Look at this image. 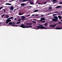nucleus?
<instances>
[{
  "label": "nucleus",
  "instance_id": "46",
  "mask_svg": "<svg viewBox=\"0 0 62 62\" xmlns=\"http://www.w3.org/2000/svg\"><path fill=\"white\" fill-rule=\"evenodd\" d=\"M41 20H39V22H41Z\"/></svg>",
  "mask_w": 62,
  "mask_h": 62
},
{
  "label": "nucleus",
  "instance_id": "20",
  "mask_svg": "<svg viewBox=\"0 0 62 62\" xmlns=\"http://www.w3.org/2000/svg\"><path fill=\"white\" fill-rule=\"evenodd\" d=\"M9 16H6V18H9Z\"/></svg>",
  "mask_w": 62,
  "mask_h": 62
},
{
  "label": "nucleus",
  "instance_id": "38",
  "mask_svg": "<svg viewBox=\"0 0 62 62\" xmlns=\"http://www.w3.org/2000/svg\"><path fill=\"white\" fill-rule=\"evenodd\" d=\"M15 20H17V18H15Z\"/></svg>",
  "mask_w": 62,
  "mask_h": 62
},
{
  "label": "nucleus",
  "instance_id": "21",
  "mask_svg": "<svg viewBox=\"0 0 62 62\" xmlns=\"http://www.w3.org/2000/svg\"><path fill=\"white\" fill-rule=\"evenodd\" d=\"M26 24H30L31 25L32 24L31 23H27Z\"/></svg>",
  "mask_w": 62,
  "mask_h": 62
},
{
  "label": "nucleus",
  "instance_id": "45",
  "mask_svg": "<svg viewBox=\"0 0 62 62\" xmlns=\"http://www.w3.org/2000/svg\"><path fill=\"white\" fill-rule=\"evenodd\" d=\"M15 9H15L14 10V11H15Z\"/></svg>",
  "mask_w": 62,
  "mask_h": 62
},
{
  "label": "nucleus",
  "instance_id": "59",
  "mask_svg": "<svg viewBox=\"0 0 62 62\" xmlns=\"http://www.w3.org/2000/svg\"><path fill=\"white\" fill-rule=\"evenodd\" d=\"M52 29H53V28H52Z\"/></svg>",
  "mask_w": 62,
  "mask_h": 62
},
{
  "label": "nucleus",
  "instance_id": "13",
  "mask_svg": "<svg viewBox=\"0 0 62 62\" xmlns=\"http://www.w3.org/2000/svg\"><path fill=\"white\" fill-rule=\"evenodd\" d=\"M61 6H58L56 7V8H61Z\"/></svg>",
  "mask_w": 62,
  "mask_h": 62
},
{
  "label": "nucleus",
  "instance_id": "52",
  "mask_svg": "<svg viewBox=\"0 0 62 62\" xmlns=\"http://www.w3.org/2000/svg\"><path fill=\"white\" fill-rule=\"evenodd\" d=\"M18 17H20L19 16H18Z\"/></svg>",
  "mask_w": 62,
  "mask_h": 62
},
{
  "label": "nucleus",
  "instance_id": "9",
  "mask_svg": "<svg viewBox=\"0 0 62 62\" xmlns=\"http://www.w3.org/2000/svg\"><path fill=\"white\" fill-rule=\"evenodd\" d=\"M5 5H11V4H9L8 3H6L5 4Z\"/></svg>",
  "mask_w": 62,
  "mask_h": 62
},
{
  "label": "nucleus",
  "instance_id": "49",
  "mask_svg": "<svg viewBox=\"0 0 62 62\" xmlns=\"http://www.w3.org/2000/svg\"><path fill=\"white\" fill-rule=\"evenodd\" d=\"M38 16V15H36V16Z\"/></svg>",
  "mask_w": 62,
  "mask_h": 62
},
{
  "label": "nucleus",
  "instance_id": "16",
  "mask_svg": "<svg viewBox=\"0 0 62 62\" xmlns=\"http://www.w3.org/2000/svg\"><path fill=\"white\" fill-rule=\"evenodd\" d=\"M12 24V23L11 22H10L8 23V24H9L10 25H11Z\"/></svg>",
  "mask_w": 62,
  "mask_h": 62
},
{
  "label": "nucleus",
  "instance_id": "50",
  "mask_svg": "<svg viewBox=\"0 0 62 62\" xmlns=\"http://www.w3.org/2000/svg\"><path fill=\"white\" fill-rule=\"evenodd\" d=\"M61 22H62V20H61Z\"/></svg>",
  "mask_w": 62,
  "mask_h": 62
},
{
  "label": "nucleus",
  "instance_id": "11",
  "mask_svg": "<svg viewBox=\"0 0 62 62\" xmlns=\"http://www.w3.org/2000/svg\"><path fill=\"white\" fill-rule=\"evenodd\" d=\"M39 11V10H34V11L33 12V13H34V12H37V11Z\"/></svg>",
  "mask_w": 62,
  "mask_h": 62
},
{
  "label": "nucleus",
  "instance_id": "39",
  "mask_svg": "<svg viewBox=\"0 0 62 62\" xmlns=\"http://www.w3.org/2000/svg\"><path fill=\"white\" fill-rule=\"evenodd\" d=\"M30 16V15H29L27 16Z\"/></svg>",
  "mask_w": 62,
  "mask_h": 62
},
{
  "label": "nucleus",
  "instance_id": "15",
  "mask_svg": "<svg viewBox=\"0 0 62 62\" xmlns=\"http://www.w3.org/2000/svg\"><path fill=\"white\" fill-rule=\"evenodd\" d=\"M24 4H25V3H23L21 4V6H24Z\"/></svg>",
  "mask_w": 62,
  "mask_h": 62
},
{
  "label": "nucleus",
  "instance_id": "51",
  "mask_svg": "<svg viewBox=\"0 0 62 62\" xmlns=\"http://www.w3.org/2000/svg\"><path fill=\"white\" fill-rule=\"evenodd\" d=\"M43 21H42V20H41V22H42Z\"/></svg>",
  "mask_w": 62,
  "mask_h": 62
},
{
  "label": "nucleus",
  "instance_id": "10",
  "mask_svg": "<svg viewBox=\"0 0 62 62\" xmlns=\"http://www.w3.org/2000/svg\"><path fill=\"white\" fill-rule=\"evenodd\" d=\"M41 20H45V19L44 17H42L40 18Z\"/></svg>",
  "mask_w": 62,
  "mask_h": 62
},
{
  "label": "nucleus",
  "instance_id": "42",
  "mask_svg": "<svg viewBox=\"0 0 62 62\" xmlns=\"http://www.w3.org/2000/svg\"><path fill=\"white\" fill-rule=\"evenodd\" d=\"M7 16H8V15H6V17H7Z\"/></svg>",
  "mask_w": 62,
  "mask_h": 62
},
{
  "label": "nucleus",
  "instance_id": "37",
  "mask_svg": "<svg viewBox=\"0 0 62 62\" xmlns=\"http://www.w3.org/2000/svg\"><path fill=\"white\" fill-rule=\"evenodd\" d=\"M13 17H11V19H13Z\"/></svg>",
  "mask_w": 62,
  "mask_h": 62
},
{
  "label": "nucleus",
  "instance_id": "61",
  "mask_svg": "<svg viewBox=\"0 0 62 62\" xmlns=\"http://www.w3.org/2000/svg\"><path fill=\"white\" fill-rule=\"evenodd\" d=\"M48 0H47V1H48Z\"/></svg>",
  "mask_w": 62,
  "mask_h": 62
},
{
  "label": "nucleus",
  "instance_id": "8",
  "mask_svg": "<svg viewBox=\"0 0 62 62\" xmlns=\"http://www.w3.org/2000/svg\"><path fill=\"white\" fill-rule=\"evenodd\" d=\"M24 14V13L21 14V12H19V13L18 14L19 15H23Z\"/></svg>",
  "mask_w": 62,
  "mask_h": 62
},
{
  "label": "nucleus",
  "instance_id": "5",
  "mask_svg": "<svg viewBox=\"0 0 62 62\" xmlns=\"http://www.w3.org/2000/svg\"><path fill=\"white\" fill-rule=\"evenodd\" d=\"M9 9L11 10H13V9H14V7L12 6H11L9 7Z\"/></svg>",
  "mask_w": 62,
  "mask_h": 62
},
{
  "label": "nucleus",
  "instance_id": "2",
  "mask_svg": "<svg viewBox=\"0 0 62 62\" xmlns=\"http://www.w3.org/2000/svg\"><path fill=\"white\" fill-rule=\"evenodd\" d=\"M23 24H21V25H20L19 26L16 25H15V26H20V27H22V28H29V27H26V26H25Z\"/></svg>",
  "mask_w": 62,
  "mask_h": 62
},
{
  "label": "nucleus",
  "instance_id": "31",
  "mask_svg": "<svg viewBox=\"0 0 62 62\" xmlns=\"http://www.w3.org/2000/svg\"><path fill=\"white\" fill-rule=\"evenodd\" d=\"M2 8H3V7H0V9H2Z\"/></svg>",
  "mask_w": 62,
  "mask_h": 62
},
{
  "label": "nucleus",
  "instance_id": "17",
  "mask_svg": "<svg viewBox=\"0 0 62 62\" xmlns=\"http://www.w3.org/2000/svg\"><path fill=\"white\" fill-rule=\"evenodd\" d=\"M52 1H52L53 2H55V1H56V0H52Z\"/></svg>",
  "mask_w": 62,
  "mask_h": 62
},
{
  "label": "nucleus",
  "instance_id": "32",
  "mask_svg": "<svg viewBox=\"0 0 62 62\" xmlns=\"http://www.w3.org/2000/svg\"><path fill=\"white\" fill-rule=\"evenodd\" d=\"M28 7H30V8H32V7H33L32 6H28Z\"/></svg>",
  "mask_w": 62,
  "mask_h": 62
},
{
  "label": "nucleus",
  "instance_id": "29",
  "mask_svg": "<svg viewBox=\"0 0 62 62\" xmlns=\"http://www.w3.org/2000/svg\"><path fill=\"white\" fill-rule=\"evenodd\" d=\"M42 23H45V21H43Z\"/></svg>",
  "mask_w": 62,
  "mask_h": 62
},
{
  "label": "nucleus",
  "instance_id": "24",
  "mask_svg": "<svg viewBox=\"0 0 62 62\" xmlns=\"http://www.w3.org/2000/svg\"><path fill=\"white\" fill-rule=\"evenodd\" d=\"M21 19H18V21H19V22H20V21H21Z\"/></svg>",
  "mask_w": 62,
  "mask_h": 62
},
{
  "label": "nucleus",
  "instance_id": "34",
  "mask_svg": "<svg viewBox=\"0 0 62 62\" xmlns=\"http://www.w3.org/2000/svg\"><path fill=\"white\" fill-rule=\"evenodd\" d=\"M15 25V24H13L11 25V26H14Z\"/></svg>",
  "mask_w": 62,
  "mask_h": 62
},
{
  "label": "nucleus",
  "instance_id": "56",
  "mask_svg": "<svg viewBox=\"0 0 62 62\" xmlns=\"http://www.w3.org/2000/svg\"><path fill=\"white\" fill-rule=\"evenodd\" d=\"M21 1V0H19V1Z\"/></svg>",
  "mask_w": 62,
  "mask_h": 62
},
{
  "label": "nucleus",
  "instance_id": "3",
  "mask_svg": "<svg viewBox=\"0 0 62 62\" xmlns=\"http://www.w3.org/2000/svg\"><path fill=\"white\" fill-rule=\"evenodd\" d=\"M54 18H54L52 19V21H53L55 22V21H58V18L57 17L55 16L54 17Z\"/></svg>",
  "mask_w": 62,
  "mask_h": 62
},
{
  "label": "nucleus",
  "instance_id": "1",
  "mask_svg": "<svg viewBox=\"0 0 62 62\" xmlns=\"http://www.w3.org/2000/svg\"><path fill=\"white\" fill-rule=\"evenodd\" d=\"M39 26H37L35 28V29H47V28L46 27H43L42 25H41L40 24H39L38 25Z\"/></svg>",
  "mask_w": 62,
  "mask_h": 62
},
{
  "label": "nucleus",
  "instance_id": "36",
  "mask_svg": "<svg viewBox=\"0 0 62 62\" xmlns=\"http://www.w3.org/2000/svg\"><path fill=\"white\" fill-rule=\"evenodd\" d=\"M12 23V24H15V23L14 22H13Z\"/></svg>",
  "mask_w": 62,
  "mask_h": 62
},
{
  "label": "nucleus",
  "instance_id": "43",
  "mask_svg": "<svg viewBox=\"0 0 62 62\" xmlns=\"http://www.w3.org/2000/svg\"><path fill=\"white\" fill-rule=\"evenodd\" d=\"M8 19H11V17H10L9 18H8Z\"/></svg>",
  "mask_w": 62,
  "mask_h": 62
},
{
  "label": "nucleus",
  "instance_id": "57",
  "mask_svg": "<svg viewBox=\"0 0 62 62\" xmlns=\"http://www.w3.org/2000/svg\"><path fill=\"white\" fill-rule=\"evenodd\" d=\"M61 18H62V17H61Z\"/></svg>",
  "mask_w": 62,
  "mask_h": 62
},
{
  "label": "nucleus",
  "instance_id": "25",
  "mask_svg": "<svg viewBox=\"0 0 62 62\" xmlns=\"http://www.w3.org/2000/svg\"><path fill=\"white\" fill-rule=\"evenodd\" d=\"M30 3L31 4H33V2H31Z\"/></svg>",
  "mask_w": 62,
  "mask_h": 62
},
{
  "label": "nucleus",
  "instance_id": "27",
  "mask_svg": "<svg viewBox=\"0 0 62 62\" xmlns=\"http://www.w3.org/2000/svg\"><path fill=\"white\" fill-rule=\"evenodd\" d=\"M59 3L60 4H62V2H60Z\"/></svg>",
  "mask_w": 62,
  "mask_h": 62
},
{
  "label": "nucleus",
  "instance_id": "33",
  "mask_svg": "<svg viewBox=\"0 0 62 62\" xmlns=\"http://www.w3.org/2000/svg\"><path fill=\"white\" fill-rule=\"evenodd\" d=\"M54 13H58V12L57 11L55 12Z\"/></svg>",
  "mask_w": 62,
  "mask_h": 62
},
{
  "label": "nucleus",
  "instance_id": "48",
  "mask_svg": "<svg viewBox=\"0 0 62 62\" xmlns=\"http://www.w3.org/2000/svg\"><path fill=\"white\" fill-rule=\"evenodd\" d=\"M38 4H40V3H38Z\"/></svg>",
  "mask_w": 62,
  "mask_h": 62
},
{
  "label": "nucleus",
  "instance_id": "22",
  "mask_svg": "<svg viewBox=\"0 0 62 62\" xmlns=\"http://www.w3.org/2000/svg\"><path fill=\"white\" fill-rule=\"evenodd\" d=\"M47 24H48V23H46L44 25H47Z\"/></svg>",
  "mask_w": 62,
  "mask_h": 62
},
{
  "label": "nucleus",
  "instance_id": "7",
  "mask_svg": "<svg viewBox=\"0 0 62 62\" xmlns=\"http://www.w3.org/2000/svg\"><path fill=\"white\" fill-rule=\"evenodd\" d=\"M56 24H55L54 25H50V27H54L56 25Z\"/></svg>",
  "mask_w": 62,
  "mask_h": 62
},
{
  "label": "nucleus",
  "instance_id": "44",
  "mask_svg": "<svg viewBox=\"0 0 62 62\" xmlns=\"http://www.w3.org/2000/svg\"><path fill=\"white\" fill-rule=\"evenodd\" d=\"M32 16H35V15H32Z\"/></svg>",
  "mask_w": 62,
  "mask_h": 62
},
{
  "label": "nucleus",
  "instance_id": "14",
  "mask_svg": "<svg viewBox=\"0 0 62 62\" xmlns=\"http://www.w3.org/2000/svg\"><path fill=\"white\" fill-rule=\"evenodd\" d=\"M58 17L59 19H61V16H58Z\"/></svg>",
  "mask_w": 62,
  "mask_h": 62
},
{
  "label": "nucleus",
  "instance_id": "35",
  "mask_svg": "<svg viewBox=\"0 0 62 62\" xmlns=\"http://www.w3.org/2000/svg\"><path fill=\"white\" fill-rule=\"evenodd\" d=\"M6 9H4V10H3V11H4V12H5V11H6Z\"/></svg>",
  "mask_w": 62,
  "mask_h": 62
},
{
  "label": "nucleus",
  "instance_id": "4",
  "mask_svg": "<svg viewBox=\"0 0 62 62\" xmlns=\"http://www.w3.org/2000/svg\"><path fill=\"white\" fill-rule=\"evenodd\" d=\"M7 20L6 21V23L7 24V23H8V22H11V20L9 19L8 18Z\"/></svg>",
  "mask_w": 62,
  "mask_h": 62
},
{
  "label": "nucleus",
  "instance_id": "55",
  "mask_svg": "<svg viewBox=\"0 0 62 62\" xmlns=\"http://www.w3.org/2000/svg\"><path fill=\"white\" fill-rule=\"evenodd\" d=\"M61 13H62V12H61Z\"/></svg>",
  "mask_w": 62,
  "mask_h": 62
},
{
  "label": "nucleus",
  "instance_id": "54",
  "mask_svg": "<svg viewBox=\"0 0 62 62\" xmlns=\"http://www.w3.org/2000/svg\"><path fill=\"white\" fill-rule=\"evenodd\" d=\"M20 8H22V6H21V7H20Z\"/></svg>",
  "mask_w": 62,
  "mask_h": 62
},
{
  "label": "nucleus",
  "instance_id": "60",
  "mask_svg": "<svg viewBox=\"0 0 62 62\" xmlns=\"http://www.w3.org/2000/svg\"><path fill=\"white\" fill-rule=\"evenodd\" d=\"M27 19H26V20H27Z\"/></svg>",
  "mask_w": 62,
  "mask_h": 62
},
{
  "label": "nucleus",
  "instance_id": "40",
  "mask_svg": "<svg viewBox=\"0 0 62 62\" xmlns=\"http://www.w3.org/2000/svg\"><path fill=\"white\" fill-rule=\"evenodd\" d=\"M58 23H62L59 22Z\"/></svg>",
  "mask_w": 62,
  "mask_h": 62
},
{
  "label": "nucleus",
  "instance_id": "6",
  "mask_svg": "<svg viewBox=\"0 0 62 62\" xmlns=\"http://www.w3.org/2000/svg\"><path fill=\"white\" fill-rule=\"evenodd\" d=\"M21 17V19H22V20H24L25 19V17L24 16H22Z\"/></svg>",
  "mask_w": 62,
  "mask_h": 62
},
{
  "label": "nucleus",
  "instance_id": "30",
  "mask_svg": "<svg viewBox=\"0 0 62 62\" xmlns=\"http://www.w3.org/2000/svg\"><path fill=\"white\" fill-rule=\"evenodd\" d=\"M28 26L29 27H30V28L32 27V26Z\"/></svg>",
  "mask_w": 62,
  "mask_h": 62
},
{
  "label": "nucleus",
  "instance_id": "23",
  "mask_svg": "<svg viewBox=\"0 0 62 62\" xmlns=\"http://www.w3.org/2000/svg\"><path fill=\"white\" fill-rule=\"evenodd\" d=\"M49 9H52V7H49Z\"/></svg>",
  "mask_w": 62,
  "mask_h": 62
},
{
  "label": "nucleus",
  "instance_id": "19",
  "mask_svg": "<svg viewBox=\"0 0 62 62\" xmlns=\"http://www.w3.org/2000/svg\"><path fill=\"white\" fill-rule=\"evenodd\" d=\"M5 15V14L1 16V17H2V18H3V16H4Z\"/></svg>",
  "mask_w": 62,
  "mask_h": 62
},
{
  "label": "nucleus",
  "instance_id": "58",
  "mask_svg": "<svg viewBox=\"0 0 62 62\" xmlns=\"http://www.w3.org/2000/svg\"><path fill=\"white\" fill-rule=\"evenodd\" d=\"M35 20V19H33V20Z\"/></svg>",
  "mask_w": 62,
  "mask_h": 62
},
{
  "label": "nucleus",
  "instance_id": "18",
  "mask_svg": "<svg viewBox=\"0 0 62 62\" xmlns=\"http://www.w3.org/2000/svg\"><path fill=\"white\" fill-rule=\"evenodd\" d=\"M20 22H17V23L16 22L15 23H20Z\"/></svg>",
  "mask_w": 62,
  "mask_h": 62
},
{
  "label": "nucleus",
  "instance_id": "12",
  "mask_svg": "<svg viewBox=\"0 0 62 62\" xmlns=\"http://www.w3.org/2000/svg\"><path fill=\"white\" fill-rule=\"evenodd\" d=\"M28 0H23L22 1V2H26Z\"/></svg>",
  "mask_w": 62,
  "mask_h": 62
},
{
  "label": "nucleus",
  "instance_id": "26",
  "mask_svg": "<svg viewBox=\"0 0 62 62\" xmlns=\"http://www.w3.org/2000/svg\"><path fill=\"white\" fill-rule=\"evenodd\" d=\"M56 15H57V14H54L53 15V16H55Z\"/></svg>",
  "mask_w": 62,
  "mask_h": 62
},
{
  "label": "nucleus",
  "instance_id": "47",
  "mask_svg": "<svg viewBox=\"0 0 62 62\" xmlns=\"http://www.w3.org/2000/svg\"><path fill=\"white\" fill-rule=\"evenodd\" d=\"M12 1H14V0H12Z\"/></svg>",
  "mask_w": 62,
  "mask_h": 62
},
{
  "label": "nucleus",
  "instance_id": "41",
  "mask_svg": "<svg viewBox=\"0 0 62 62\" xmlns=\"http://www.w3.org/2000/svg\"><path fill=\"white\" fill-rule=\"evenodd\" d=\"M41 16L42 17H43V16H44V15H41Z\"/></svg>",
  "mask_w": 62,
  "mask_h": 62
},
{
  "label": "nucleus",
  "instance_id": "28",
  "mask_svg": "<svg viewBox=\"0 0 62 62\" xmlns=\"http://www.w3.org/2000/svg\"><path fill=\"white\" fill-rule=\"evenodd\" d=\"M33 22L34 23H36V22L35 21H33Z\"/></svg>",
  "mask_w": 62,
  "mask_h": 62
},
{
  "label": "nucleus",
  "instance_id": "53",
  "mask_svg": "<svg viewBox=\"0 0 62 62\" xmlns=\"http://www.w3.org/2000/svg\"><path fill=\"white\" fill-rule=\"evenodd\" d=\"M46 3V2H45V3H44V4H45V3Z\"/></svg>",
  "mask_w": 62,
  "mask_h": 62
}]
</instances>
